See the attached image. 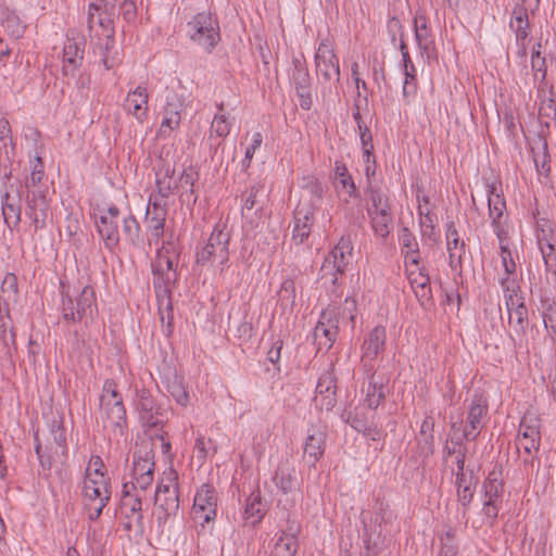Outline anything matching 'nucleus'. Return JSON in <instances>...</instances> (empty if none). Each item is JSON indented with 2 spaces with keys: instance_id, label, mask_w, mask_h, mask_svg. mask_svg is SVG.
<instances>
[{
  "instance_id": "obj_47",
  "label": "nucleus",
  "mask_w": 556,
  "mask_h": 556,
  "mask_svg": "<svg viewBox=\"0 0 556 556\" xmlns=\"http://www.w3.org/2000/svg\"><path fill=\"white\" fill-rule=\"evenodd\" d=\"M371 516L375 521L383 525L384 530H387V527L392 528L393 520L395 519V515L390 508L389 503L380 496H377L375 500L374 515Z\"/></svg>"
},
{
  "instance_id": "obj_52",
  "label": "nucleus",
  "mask_w": 556,
  "mask_h": 556,
  "mask_svg": "<svg viewBox=\"0 0 556 556\" xmlns=\"http://www.w3.org/2000/svg\"><path fill=\"white\" fill-rule=\"evenodd\" d=\"M415 39L421 54L426 55L427 59H430L435 54L434 37L430 28L425 30L415 29Z\"/></svg>"
},
{
  "instance_id": "obj_2",
  "label": "nucleus",
  "mask_w": 556,
  "mask_h": 556,
  "mask_svg": "<svg viewBox=\"0 0 556 556\" xmlns=\"http://www.w3.org/2000/svg\"><path fill=\"white\" fill-rule=\"evenodd\" d=\"M99 401V418L103 428L110 429L122 437L127 429L126 408L123 396L117 391V384L113 379L104 381Z\"/></svg>"
},
{
  "instance_id": "obj_37",
  "label": "nucleus",
  "mask_w": 556,
  "mask_h": 556,
  "mask_svg": "<svg viewBox=\"0 0 556 556\" xmlns=\"http://www.w3.org/2000/svg\"><path fill=\"white\" fill-rule=\"evenodd\" d=\"M97 229L99 235L104 241V245L110 251H113L119 242L118 222L100 216L97 222Z\"/></svg>"
},
{
  "instance_id": "obj_20",
  "label": "nucleus",
  "mask_w": 556,
  "mask_h": 556,
  "mask_svg": "<svg viewBox=\"0 0 556 556\" xmlns=\"http://www.w3.org/2000/svg\"><path fill=\"white\" fill-rule=\"evenodd\" d=\"M407 278L415 296L422 307L432 303V289L430 277L425 266H416L415 270L407 271Z\"/></svg>"
},
{
  "instance_id": "obj_27",
  "label": "nucleus",
  "mask_w": 556,
  "mask_h": 556,
  "mask_svg": "<svg viewBox=\"0 0 556 556\" xmlns=\"http://www.w3.org/2000/svg\"><path fill=\"white\" fill-rule=\"evenodd\" d=\"M369 218L370 228L377 239L386 242L389 235L394 228V214L393 210H384L367 214Z\"/></svg>"
},
{
  "instance_id": "obj_9",
  "label": "nucleus",
  "mask_w": 556,
  "mask_h": 556,
  "mask_svg": "<svg viewBox=\"0 0 556 556\" xmlns=\"http://www.w3.org/2000/svg\"><path fill=\"white\" fill-rule=\"evenodd\" d=\"M339 332V313L337 307L329 305L325 308L314 329V339L318 350H329Z\"/></svg>"
},
{
  "instance_id": "obj_36",
  "label": "nucleus",
  "mask_w": 556,
  "mask_h": 556,
  "mask_svg": "<svg viewBox=\"0 0 556 556\" xmlns=\"http://www.w3.org/2000/svg\"><path fill=\"white\" fill-rule=\"evenodd\" d=\"M484 500L503 501L504 482L502 467L495 465L483 482Z\"/></svg>"
},
{
  "instance_id": "obj_31",
  "label": "nucleus",
  "mask_w": 556,
  "mask_h": 556,
  "mask_svg": "<svg viewBox=\"0 0 556 556\" xmlns=\"http://www.w3.org/2000/svg\"><path fill=\"white\" fill-rule=\"evenodd\" d=\"M488 206L492 226L505 223L503 216L506 210V202L494 182L488 185Z\"/></svg>"
},
{
  "instance_id": "obj_19",
  "label": "nucleus",
  "mask_w": 556,
  "mask_h": 556,
  "mask_svg": "<svg viewBox=\"0 0 556 556\" xmlns=\"http://www.w3.org/2000/svg\"><path fill=\"white\" fill-rule=\"evenodd\" d=\"M166 216L167 210L165 203L162 204L157 201H149L146 212V222L151 232L148 239L149 245H152V243L157 244L163 237Z\"/></svg>"
},
{
  "instance_id": "obj_42",
  "label": "nucleus",
  "mask_w": 556,
  "mask_h": 556,
  "mask_svg": "<svg viewBox=\"0 0 556 556\" xmlns=\"http://www.w3.org/2000/svg\"><path fill=\"white\" fill-rule=\"evenodd\" d=\"M333 170L336 179H338L339 185L343 190H345L346 194L350 198L358 199L361 195L359 191L357 190L354 179L350 175L346 165L341 161H336Z\"/></svg>"
},
{
  "instance_id": "obj_22",
  "label": "nucleus",
  "mask_w": 556,
  "mask_h": 556,
  "mask_svg": "<svg viewBox=\"0 0 556 556\" xmlns=\"http://www.w3.org/2000/svg\"><path fill=\"white\" fill-rule=\"evenodd\" d=\"M26 215L31 219L36 230L46 226L49 205L42 191H27L25 197Z\"/></svg>"
},
{
  "instance_id": "obj_50",
  "label": "nucleus",
  "mask_w": 556,
  "mask_h": 556,
  "mask_svg": "<svg viewBox=\"0 0 556 556\" xmlns=\"http://www.w3.org/2000/svg\"><path fill=\"white\" fill-rule=\"evenodd\" d=\"M0 298L5 304L15 303L18 299L17 277L9 273L4 276L0 287Z\"/></svg>"
},
{
  "instance_id": "obj_15",
  "label": "nucleus",
  "mask_w": 556,
  "mask_h": 556,
  "mask_svg": "<svg viewBox=\"0 0 556 556\" xmlns=\"http://www.w3.org/2000/svg\"><path fill=\"white\" fill-rule=\"evenodd\" d=\"M488 413V401L481 394L476 392L472 395L468 414H467V425L464 429V438L466 440L472 441L475 440L482 429L484 425V418Z\"/></svg>"
},
{
  "instance_id": "obj_28",
  "label": "nucleus",
  "mask_w": 556,
  "mask_h": 556,
  "mask_svg": "<svg viewBox=\"0 0 556 556\" xmlns=\"http://www.w3.org/2000/svg\"><path fill=\"white\" fill-rule=\"evenodd\" d=\"M148 99L149 96L146 87L138 86L132 91L128 92L124 108L142 123L148 113Z\"/></svg>"
},
{
  "instance_id": "obj_10",
  "label": "nucleus",
  "mask_w": 556,
  "mask_h": 556,
  "mask_svg": "<svg viewBox=\"0 0 556 556\" xmlns=\"http://www.w3.org/2000/svg\"><path fill=\"white\" fill-rule=\"evenodd\" d=\"M316 72L321 76L324 83H339L340 66L339 59L333 48L327 42L321 41L315 53Z\"/></svg>"
},
{
  "instance_id": "obj_35",
  "label": "nucleus",
  "mask_w": 556,
  "mask_h": 556,
  "mask_svg": "<svg viewBox=\"0 0 556 556\" xmlns=\"http://www.w3.org/2000/svg\"><path fill=\"white\" fill-rule=\"evenodd\" d=\"M399 240L400 244L405 250V265L409 263L410 265L419 266L421 261L419 244L413 232L407 227H403Z\"/></svg>"
},
{
  "instance_id": "obj_61",
  "label": "nucleus",
  "mask_w": 556,
  "mask_h": 556,
  "mask_svg": "<svg viewBox=\"0 0 556 556\" xmlns=\"http://www.w3.org/2000/svg\"><path fill=\"white\" fill-rule=\"evenodd\" d=\"M43 176H45L43 162H42V159L39 155H37L33 162V169L30 173V177L28 179H26L25 188L29 189L31 187H36L38 184L41 182Z\"/></svg>"
},
{
  "instance_id": "obj_21",
  "label": "nucleus",
  "mask_w": 556,
  "mask_h": 556,
  "mask_svg": "<svg viewBox=\"0 0 556 556\" xmlns=\"http://www.w3.org/2000/svg\"><path fill=\"white\" fill-rule=\"evenodd\" d=\"M506 309L508 313V324L513 328V332L509 333V337L515 344L520 346L529 325L528 308L525 300L507 306Z\"/></svg>"
},
{
  "instance_id": "obj_54",
  "label": "nucleus",
  "mask_w": 556,
  "mask_h": 556,
  "mask_svg": "<svg viewBox=\"0 0 556 556\" xmlns=\"http://www.w3.org/2000/svg\"><path fill=\"white\" fill-rule=\"evenodd\" d=\"M418 214H419V226L421 230L422 237H426L432 241H437L435 236V215L431 212L427 211L424 212L422 207H418Z\"/></svg>"
},
{
  "instance_id": "obj_63",
  "label": "nucleus",
  "mask_w": 556,
  "mask_h": 556,
  "mask_svg": "<svg viewBox=\"0 0 556 556\" xmlns=\"http://www.w3.org/2000/svg\"><path fill=\"white\" fill-rule=\"evenodd\" d=\"M168 392L179 405L186 406L188 404L189 394L179 380H174L168 384Z\"/></svg>"
},
{
  "instance_id": "obj_51",
  "label": "nucleus",
  "mask_w": 556,
  "mask_h": 556,
  "mask_svg": "<svg viewBox=\"0 0 556 556\" xmlns=\"http://www.w3.org/2000/svg\"><path fill=\"white\" fill-rule=\"evenodd\" d=\"M540 419L533 414H526L519 425L518 438H541Z\"/></svg>"
},
{
  "instance_id": "obj_43",
  "label": "nucleus",
  "mask_w": 556,
  "mask_h": 556,
  "mask_svg": "<svg viewBox=\"0 0 556 556\" xmlns=\"http://www.w3.org/2000/svg\"><path fill=\"white\" fill-rule=\"evenodd\" d=\"M0 23L12 37L20 38L24 33V26L20 17L14 11L8 8H3L0 11Z\"/></svg>"
},
{
  "instance_id": "obj_8",
  "label": "nucleus",
  "mask_w": 556,
  "mask_h": 556,
  "mask_svg": "<svg viewBox=\"0 0 556 556\" xmlns=\"http://www.w3.org/2000/svg\"><path fill=\"white\" fill-rule=\"evenodd\" d=\"M177 473L170 471L165 478H163L155 491L154 504L157 509L162 510L164 516L157 517L159 522H166V520L176 516L179 510V492Z\"/></svg>"
},
{
  "instance_id": "obj_4",
  "label": "nucleus",
  "mask_w": 556,
  "mask_h": 556,
  "mask_svg": "<svg viewBox=\"0 0 556 556\" xmlns=\"http://www.w3.org/2000/svg\"><path fill=\"white\" fill-rule=\"evenodd\" d=\"M90 468L86 470V478L84 481V496L87 501L88 517L91 521L97 520L103 508L108 505L111 498L110 482L100 469H96V477H91Z\"/></svg>"
},
{
  "instance_id": "obj_11",
  "label": "nucleus",
  "mask_w": 556,
  "mask_h": 556,
  "mask_svg": "<svg viewBox=\"0 0 556 556\" xmlns=\"http://www.w3.org/2000/svg\"><path fill=\"white\" fill-rule=\"evenodd\" d=\"M291 80L299 98V104L302 110L309 111L313 106L312 78L304 62L294 58L292 60Z\"/></svg>"
},
{
  "instance_id": "obj_26",
  "label": "nucleus",
  "mask_w": 556,
  "mask_h": 556,
  "mask_svg": "<svg viewBox=\"0 0 556 556\" xmlns=\"http://www.w3.org/2000/svg\"><path fill=\"white\" fill-rule=\"evenodd\" d=\"M387 331L383 326H376L365 338L362 345V356L365 359L374 361L384 350Z\"/></svg>"
},
{
  "instance_id": "obj_58",
  "label": "nucleus",
  "mask_w": 556,
  "mask_h": 556,
  "mask_svg": "<svg viewBox=\"0 0 556 556\" xmlns=\"http://www.w3.org/2000/svg\"><path fill=\"white\" fill-rule=\"evenodd\" d=\"M22 204L2 203V215L5 224L12 228L18 225L21 220Z\"/></svg>"
},
{
  "instance_id": "obj_18",
  "label": "nucleus",
  "mask_w": 556,
  "mask_h": 556,
  "mask_svg": "<svg viewBox=\"0 0 556 556\" xmlns=\"http://www.w3.org/2000/svg\"><path fill=\"white\" fill-rule=\"evenodd\" d=\"M137 409L144 427L151 429L162 425L160 407L148 389L143 388L137 392Z\"/></svg>"
},
{
  "instance_id": "obj_38",
  "label": "nucleus",
  "mask_w": 556,
  "mask_h": 556,
  "mask_svg": "<svg viewBox=\"0 0 556 556\" xmlns=\"http://www.w3.org/2000/svg\"><path fill=\"white\" fill-rule=\"evenodd\" d=\"M122 220V232L125 240L135 248L143 247V238L141 236V228L132 214H128L121 218Z\"/></svg>"
},
{
  "instance_id": "obj_44",
  "label": "nucleus",
  "mask_w": 556,
  "mask_h": 556,
  "mask_svg": "<svg viewBox=\"0 0 556 556\" xmlns=\"http://www.w3.org/2000/svg\"><path fill=\"white\" fill-rule=\"evenodd\" d=\"M175 169L172 168L169 165L164 167L163 175L160 176L157 174L156 178V188L159 194L167 199L170 194H173L175 191L179 189V180L173 181V175Z\"/></svg>"
},
{
  "instance_id": "obj_7",
  "label": "nucleus",
  "mask_w": 556,
  "mask_h": 556,
  "mask_svg": "<svg viewBox=\"0 0 556 556\" xmlns=\"http://www.w3.org/2000/svg\"><path fill=\"white\" fill-rule=\"evenodd\" d=\"M353 243L350 236H342L334 248L326 255L320 268V279L330 278L333 286L339 283V278L344 275L348 264L352 258Z\"/></svg>"
},
{
  "instance_id": "obj_33",
  "label": "nucleus",
  "mask_w": 556,
  "mask_h": 556,
  "mask_svg": "<svg viewBox=\"0 0 556 556\" xmlns=\"http://www.w3.org/2000/svg\"><path fill=\"white\" fill-rule=\"evenodd\" d=\"M157 301L163 332L166 337H169L174 330V313L169 291L166 286H164L162 291H157Z\"/></svg>"
},
{
  "instance_id": "obj_34",
  "label": "nucleus",
  "mask_w": 556,
  "mask_h": 556,
  "mask_svg": "<svg viewBox=\"0 0 556 556\" xmlns=\"http://www.w3.org/2000/svg\"><path fill=\"white\" fill-rule=\"evenodd\" d=\"M266 514V503L263 501L261 491H253L247 498L244 519L251 526L257 525Z\"/></svg>"
},
{
  "instance_id": "obj_5",
  "label": "nucleus",
  "mask_w": 556,
  "mask_h": 556,
  "mask_svg": "<svg viewBox=\"0 0 556 556\" xmlns=\"http://www.w3.org/2000/svg\"><path fill=\"white\" fill-rule=\"evenodd\" d=\"M229 242L230 233L225 224L218 223L214 226L213 231L206 244L197 252V264L206 265L207 263L217 262L224 270V266L229 260Z\"/></svg>"
},
{
  "instance_id": "obj_49",
  "label": "nucleus",
  "mask_w": 556,
  "mask_h": 556,
  "mask_svg": "<svg viewBox=\"0 0 556 556\" xmlns=\"http://www.w3.org/2000/svg\"><path fill=\"white\" fill-rule=\"evenodd\" d=\"M542 316L544 326L553 342H556V302L551 299L542 301Z\"/></svg>"
},
{
  "instance_id": "obj_6",
  "label": "nucleus",
  "mask_w": 556,
  "mask_h": 556,
  "mask_svg": "<svg viewBox=\"0 0 556 556\" xmlns=\"http://www.w3.org/2000/svg\"><path fill=\"white\" fill-rule=\"evenodd\" d=\"M151 442H141L132 453L131 489L147 490L154 480V452Z\"/></svg>"
},
{
  "instance_id": "obj_48",
  "label": "nucleus",
  "mask_w": 556,
  "mask_h": 556,
  "mask_svg": "<svg viewBox=\"0 0 556 556\" xmlns=\"http://www.w3.org/2000/svg\"><path fill=\"white\" fill-rule=\"evenodd\" d=\"M194 181L195 177L192 170H184L179 177V188L184 189L180 192V200L186 202L188 205H194L198 197L194 194Z\"/></svg>"
},
{
  "instance_id": "obj_16",
  "label": "nucleus",
  "mask_w": 556,
  "mask_h": 556,
  "mask_svg": "<svg viewBox=\"0 0 556 556\" xmlns=\"http://www.w3.org/2000/svg\"><path fill=\"white\" fill-rule=\"evenodd\" d=\"M128 482L123 484V496L121 500V513L128 520L125 528L130 530L132 526L143 527L142 502L138 494H132Z\"/></svg>"
},
{
  "instance_id": "obj_56",
  "label": "nucleus",
  "mask_w": 556,
  "mask_h": 556,
  "mask_svg": "<svg viewBox=\"0 0 556 556\" xmlns=\"http://www.w3.org/2000/svg\"><path fill=\"white\" fill-rule=\"evenodd\" d=\"M298 548V540L279 536L275 544L273 556H295Z\"/></svg>"
},
{
  "instance_id": "obj_41",
  "label": "nucleus",
  "mask_w": 556,
  "mask_h": 556,
  "mask_svg": "<svg viewBox=\"0 0 556 556\" xmlns=\"http://www.w3.org/2000/svg\"><path fill=\"white\" fill-rule=\"evenodd\" d=\"M174 269V262L169 257H164L161 252L157 253V262L152 265L154 275V288L162 291L163 285L170 280L169 271Z\"/></svg>"
},
{
  "instance_id": "obj_12",
  "label": "nucleus",
  "mask_w": 556,
  "mask_h": 556,
  "mask_svg": "<svg viewBox=\"0 0 556 556\" xmlns=\"http://www.w3.org/2000/svg\"><path fill=\"white\" fill-rule=\"evenodd\" d=\"M368 515L362 514L363 543L367 556H377L383 547L386 535L391 531V527L384 530L383 525L375 521L370 514Z\"/></svg>"
},
{
  "instance_id": "obj_62",
  "label": "nucleus",
  "mask_w": 556,
  "mask_h": 556,
  "mask_svg": "<svg viewBox=\"0 0 556 556\" xmlns=\"http://www.w3.org/2000/svg\"><path fill=\"white\" fill-rule=\"evenodd\" d=\"M0 341L7 349L5 354L9 357L13 356V353L17 351L16 334L13 327H9V330H2L0 333Z\"/></svg>"
},
{
  "instance_id": "obj_17",
  "label": "nucleus",
  "mask_w": 556,
  "mask_h": 556,
  "mask_svg": "<svg viewBox=\"0 0 556 556\" xmlns=\"http://www.w3.org/2000/svg\"><path fill=\"white\" fill-rule=\"evenodd\" d=\"M217 492L211 484H202L197 491L193 502V513L195 518L208 522L216 517Z\"/></svg>"
},
{
  "instance_id": "obj_40",
  "label": "nucleus",
  "mask_w": 556,
  "mask_h": 556,
  "mask_svg": "<svg viewBox=\"0 0 556 556\" xmlns=\"http://www.w3.org/2000/svg\"><path fill=\"white\" fill-rule=\"evenodd\" d=\"M295 479V469L289 462H281L273 478L275 485L285 494H288L292 488Z\"/></svg>"
},
{
  "instance_id": "obj_64",
  "label": "nucleus",
  "mask_w": 556,
  "mask_h": 556,
  "mask_svg": "<svg viewBox=\"0 0 556 556\" xmlns=\"http://www.w3.org/2000/svg\"><path fill=\"white\" fill-rule=\"evenodd\" d=\"M500 256L505 275L513 276L516 273L517 265L513 257L510 247H502V249H500Z\"/></svg>"
},
{
  "instance_id": "obj_1",
  "label": "nucleus",
  "mask_w": 556,
  "mask_h": 556,
  "mask_svg": "<svg viewBox=\"0 0 556 556\" xmlns=\"http://www.w3.org/2000/svg\"><path fill=\"white\" fill-rule=\"evenodd\" d=\"M62 317L68 323L88 324L93 320L97 312V298L94 289L91 286H85L80 290L71 291L62 285Z\"/></svg>"
},
{
  "instance_id": "obj_25",
  "label": "nucleus",
  "mask_w": 556,
  "mask_h": 556,
  "mask_svg": "<svg viewBox=\"0 0 556 556\" xmlns=\"http://www.w3.org/2000/svg\"><path fill=\"white\" fill-rule=\"evenodd\" d=\"M314 208L312 206L298 205L294 211V227L292 240L295 244H302L311 233Z\"/></svg>"
},
{
  "instance_id": "obj_46",
  "label": "nucleus",
  "mask_w": 556,
  "mask_h": 556,
  "mask_svg": "<svg viewBox=\"0 0 556 556\" xmlns=\"http://www.w3.org/2000/svg\"><path fill=\"white\" fill-rule=\"evenodd\" d=\"M403 74L405 76L403 84V96L408 98L417 92V70L412 59H402Z\"/></svg>"
},
{
  "instance_id": "obj_13",
  "label": "nucleus",
  "mask_w": 556,
  "mask_h": 556,
  "mask_svg": "<svg viewBox=\"0 0 556 556\" xmlns=\"http://www.w3.org/2000/svg\"><path fill=\"white\" fill-rule=\"evenodd\" d=\"M314 402L320 410L329 412L334 407L337 403V378L333 364H330L329 368L320 375Z\"/></svg>"
},
{
  "instance_id": "obj_60",
  "label": "nucleus",
  "mask_w": 556,
  "mask_h": 556,
  "mask_svg": "<svg viewBox=\"0 0 556 556\" xmlns=\"http://www.w3.org/2000/svg\"><path fill=\"white\" fill-rule=\"evenodd\" d=\"M540 249L546 270L556 275V244L543 242Z\"/></svg>"
},
{
  "instance_id": "obj_23",
  "label": "nucleus",
  "mask_w": 556,
  "mask_h": 556,
  "mask_svg": "<svg viewBox=\"0 0 556 556\" xmlns=\"http://www.w3.org/2000/svg\"><path fill=\"white\" fill-rule=\"evenodd\" d=\"M184 109L182 100L175 93L167 96L164 108V116L159 130L161 137H167L173 130L177 129L181 122V112Z\"/></svg>"
},
{
  "instance_id": "obj_55",
  "label": "nucleus",
  "mask_w": 556,
  "mask_h": 556,
  "mask_svg": "<svg viewBox=\"0 0 556 556\" xmlns=\"http://www.w3.org/2000/svg\"><path fill=\"white\" fill-rule=\"evenodd\" d=\"M231 123L225 114L216 113L210 128V139L215 135L218 138H225L229 135Z\"/></svg>"
},
{
  "instance_id": "obj_39",
  "label": "nucleus",
  "mask_w": 556,
  "mask_h": 556,
  "mask_svg": "<svg viewBox=\"0 0 556 556\" xmlns=\"http://www.w3.org/2000/svg\"><path fill=\"white\" fill-rule=\"evenodd\" d=\"M365 191L368 194L367 214L392 208L390 198L379 187L368 184Z\"/></svg>"
},
{
  "instance_id": "obj_3",
  "label": "nucleus",
  "mask_w": 556,
  "mask_h": 556,
  "mask_svg": "<svg viewBox=\"0 0 556 556\" xmlns=\"http://www.w3.org/2000/svg\"><path fill=\"white\" fill-rule=\"evenodd\" d=\"M186 34L194 45L208 54L222 40L218 18L210 11L193 15L186 24Z\"/></svg>"
},
{
  "instance_id": "obj_59",
  "label": "nucleus",
  "mask_w": 556,
  "mask_h": 556,
  "mask_svg": "<svg viewBox=\"0 0 556 556\" xmlns=\"http://www.w3.org/2000/svg\"><path fill=\"white\" fill-rule=\"evenodd\" d=\"M278 295L282 304L293 306L296 298L294 280L290 278L283 280L280 286Z\"/></svg>"
},
{
  "instance_id": "obj_29",
  "label": "nucleus",
  "mask_w": 556,
  "mask_h": 556,
  "mask_svg": "<svg viewBox=\"0 0 556 556\" xmlns=\"http://www.w3.org/2000/svg\"><path fill=\"white\" fill-rule=\"evenodd\" d=\"M84 49L75 40L68 39L63 49V73L75 76L76 70L81 65Z\"/></svg>"
},
{
  "instance_id": "obj_14",
  "label": "nucleus",
  "mask_w": 556,
  "mask_h": 556,
  "mask_svg": "<svg viewBox=\"0 0 556 556\" xmlns=\"http://www.w3.org/2000/svg\"><path fill=\"white\" fill-rule=\"evenodd\" d=\"M326 440L327 427L325 425H312L307 429L303 458L308 466L315 467L316 463L323 457L326 448Z\"/></svg>"
},
{
  "instance_id": "obj_53",
  "label": "nucleus",
  "mask_w": 556,
  "mask_h": 556,
  "mask_svg": "<svg viewBox=\"0 0 556 556\" xmlns=\"http://www.w3.org/2000/svg\"><path fill=\"white\" fill-rule=\"evenodd\" d=\"M304 190L309 197L308 203H300L299 205L312 206L315 211L324 195V187L321 182L315 178H311L304 186Z\"/></svg>"
},
{
  "instance_id": "obj_32",
  "label": "nucleus",
  "mask_w": 556,
  "mask_h": 556,
  "mask_svg": "<svg viewBox=\"0 0 556 556\" xmlns=\"http://www.w3.org/2000/svg\"><path fill=\"white\" fill-rule=\"evenodd\" d=\"M386 400L384 379L375 372L368 378L365 402L370 409H377Z\"/></svg>"
},
{
  "instance_id": "obj_45",
  "label": "nucleus",
  "mask_w": 556,
  "mask_h": 556,
  "mask_svg": "<svg viewBox=\"0 0 556 556\" xmlns=\"http://www.w3.org/2000/svg\"><path fill=\"white\" fill-rule=\"evenodd\" d=\"M500 285L503 290L506 307L525 300V296L520 292V287L511 276L505 275V277L500 279Z\"/></svg>"
},
{
  "instance_id": "obj_30",
  "label": "nucleus",
  "mask_w": 556,
  "mask_h": 556,
  "mask_svg": "<svg viewBox=\"0 0 556 556\" xmlns=\"http://www.w3.org/2000/svg\"><path fill=\"white\" fill-rule=\"evenodd\" d=\"M476 484L477 479L475 478L473 471L455 473L457 498L465 510L473 498Z\"/></svg>"
},
{
  "instance_id": "obj_57",
  "label": "nucleus",
  "mask_w": 556,
  "mask_h": 556,
  "mask_svg": "<svg viewBox=\"0 0 556 556\" xmlns=\"http://www.w3.org/2000/svg\"><path fill=\"white\" fill-rule=\"evenodd\" d=\"M540 146L541 152L534 153L533 161L538 173L547 176L551 169L548 165L549 154L547 151V142L545 140H540Z\"/></svg>"
},
{
  "instance_id": "obj_24",
  "label": "nucleus",
  "mask_w": 556,
  "mask_h": 556,
  "mask_svg": "<svg viewBox=\"0 0 556 556\" xmlns=\"http://www.w3.org/2000/svg\"><path fill=\"white\" fill-rule=\"evenodd\" d=\"M528 11L529 10H527L525 5H515L509 23L510 28L515 33L516 41L520 46V53L522 56L527 53L526 40L530 35Z\"/></svg>"
}]
</instances>
